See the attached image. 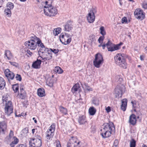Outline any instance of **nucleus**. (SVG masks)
Returning <instances> with one entry per match:
<instances>
[{
  "instance_id": "obj_1",
  "label": "nucleus",
  "mask_w": 147,
  "mask_h": 147,
  "mask_svg": "<svg viewBox=\"0 0 147 147\" xmlns=\"http://www.w3.org/2000/svg\"><path fill=\"white\" fill-rule=\"evenodd\" d=\"M102 128L100 130L101 131L100 134L102 138H104L109 137L112 133H114L115 131V127L112 122L109 124L104 123Z\"/></svg>"
},
{
  "instance_id": "obj_2",
  "label": "nucleus",
  "mask_w": 147,
  "mask_h": 147,
  "mask_svg": "<svg viewBox=\"0 0 147 147\" xmlns=\"http://www.w3.org/2000/svg\"><path fill=\"white\" fill-rule=\"evenodd\" d=\"M48 2L47 1L42 3V7L41 8H44V13L45 14L49 16H55L57 13V11L55 7L52 6L51 5L48 4Z\"/></svg>"
},
{
  "instance_id": "obj_3",
  "label": "nucleus",
  "mask_w": 147,
  "mask_h": 147,
  "mask_svg": "<svg viewBox=\"0 0 147 147\" xmlns=\"http://www.w3.org/2000/svg\"><path fill=\"white\" fill-rule=\"evenodd\" d=\"M114 59L117 65L123 68L126 69L127 68V63L121 54H117L115 57Z\"/></svg>"
},
{
  "instance_id": "obj_4",
  "label": "nucleus",
  "mask_w": 147,
  "mask_h": 147,
  "mask_svg": "<svg viewBox=\"0 0 147 147\" xmlns=\"http://www.w3.org/2000/svg\"><path fill=\"white\" fill-rule=\"evenodd\" d=\"M103 61L102 56L99 53L96 54L95 56V58L93 61V64L94 66L97 68H99Z\"/></svg>"
},
{
  "instance_id": "obj_5",
  "label": "nucleus",
  "mask_w": 147,
  "mask_h": 147,
  "mask_svg": "<svg viewBox=\"0 0 147 147\" xmlns=\"http://www.w3.org/2000/svg\"><path fill=\"white\" fill-rule=\"evenodd\" d=\"M4 109L5 113L8 116L13 113V107L11 101H9L6 103Z\"/></svg>"
},
{
  "instance_id": "obj_6",
  "label": "nucleus",
  "mask_w": 147,
  "mask_h": 147,
  "mask_svg": "<svg viewBox=\"0 0 147 147\" xmlns=\"http://www.w3.org/2000/svg\"><path fill=\"white\" fill-rule=\"evenodd\" d=\"M135 17L139 20H142L145 18V14L143 11L140 9H136L134 12Z\"/></svg>"
},
{
  "instance_id": "obj_7",
  "label": "nucleus",
  "mask_w": 147,
  "mask_h": 147,
  "mask_svg": "<svg viewBox=\"0 0 147 147\" xmlns=\"http://www.w3.org/2000/svg\"><path fill=\"white\" fill-rule=\"evenodd\" d=\"M80 142L76 138H72L67 144V147H79Z\"/></svg>"
},
{
  "instance_id": "obj_8",
  "label": "nucleus",
  "mask_w": 147,
  "mask_h": 147,
  "mask_svg": "<svg viewBox=\"0 0 147 147\" xmlns=\"http://www.w3.org/2000/svg\"><path fill=\"white\" fill-rule=\"evenodd\" d=\"M122 88L120 85L117 86L114 91V94L116 98L121 97L123 94Z\"/></svg>"
},
{
  "instance_id": "obj_9",
  "label": "nucleus",
  "mask_w": 147,
  "mask_h": 147,
  "mask_svg": "<svg viewBox=\"0 0 147 147\" xmlns=\"http://www.w3.org/2000/svg\"><path fill=\"white\" fill-rule=\"evenodd\" d=\"M6 6L7 7L5 9L4 11V13L8 17H9L11 15V10L13 8L14 5L13 3L9 2L7 4Z\"/></svg>"
},
{
  "instance_id": "obj_10",
  "label": "nucleus",
  "mask_w": 147,
  "mask_h": 147,
  "mask_svg": "<svg viewBox=\"0 0 147 147\" xmlns=\"http://www.w3.org/2000/svg\"><path fill=\"white\" fill-rule=\"evenodd\" d=\"M96 12V10L95 9H93L90 11V12L88 13V16L87 17V20L89 23H93L95 19L94 13Z\"/></svg>"
},
{
  "instance_id": "obj_11",
  "label": "nucleus",
  "mask_w": 147,
  "mask_h": 147,
  "mask_svg": "<svg viewBox=\"0 0 147 147\" xmlns=\"http://www.w3.org/2000/svg\"><path fill=\"white\" fill-rule=\"evenodd\" d=\"M60 40L62 43L65 45L69 44L71 41V37H69V38H67V37H66V36H64L63 34L60 35Z\"/></svg>"
},
{
  "instance_id": "obj_12",
  "label": "nucleus",
  "mask_w": 147,
  "mask_h": 147,
  "mask_svg": "<svg viewBox=\"0 0 147 147\" xmlns=\"http://www.w3.org/2000/svg\"><path fill=\"white\" fill-rule=\"evenodd\" d=\"M25 46L28 49L31 50H35L36 48V43L29 40L26 41L25 43Z\"/></svg>"
},
{
  "instance_id": "obj_13",
  "label": "nucleus",
  "mask_w": 147,
  "mask_h": 147,
  "mask_svg": "<svg viewBox=\"0 0 147 147\" xmlns=\"http://www.w3.org/2000/svg\"><path fill=\"white\" fill-rule=\"evenodd\" d=\"M4 73L9 81L10 79L13 80L14 78L15 75L14 73L8 69L5 70Z\"/></svg>"
},
{
  "instance_id": "obj_14",
  "label": "nucleus",
  "mask_w": 147,
  "mask_h": 147,
  "mask_svg": "<svg viewBox=\"0 0 147 147\" xmlns=\"http://www.w3.org/2000/svg\"><path fill=\"white\" fill-rule=\"evenodd\" d=\"M50 51V49L48 48H45L44 45L43 47H41L38 53L39 55L42 56V55H44L45 54H48V53L47 52Z\"/></svg>"
},
{
  "instance_id": "obj_15",
  "label": "nucleus",
  "mask_w": 147,
  "mask_h": 147,
  "mask_svg": "<svg viewBox=\"0 0 147 147\" xmlns=\"http://www.w3.org/2000/svg\"><path fill=\"white\" fill-rule=\"evenodd\" d=\"M7 129V124L4 121L0 122V133L3 134H5V131Z\"/></svg>"
},
{
  "instance_id": "obj_16",
  "label": "nucleus",
  "mask_w": 147,
  "mask_h": 147,
  "mask_svg": "<svg viewBox=\"0 0 147 147\" xmlns=\"http://www.w3.org/2000/svg\"><path fill=\"white\" fill-rule=\"evenodd\" d=\"M48 54H45L44 55H42V56H40L42 58V60L44 61L49 60L51 59L52 57V54L51 51L50 50V51L47 52Z\"/></svg>"
},
{
  "instance_id": "obj_17",
  "label": "nucleus",
  "mask_w": 147,
  "mask_h": 147,
  "mask_svg": "<svg viewBox=\"0 0 147 147\" xmlns=\"http://www.w3.org/2000/svg\"><path fill=\"white\" fill-rule=\"evenodd\" d=\"M129 122L130 124L133 125H134L136 124V119L135 115L133 114L130 116Z\"/></svg>"
},
{
  "instance_id": "obj_18",
  "label": "nucleus",
  "mask_w": 147,
  "mask_h": 147,
  "mask_svg": "<svg viewBox=\"0 0 147 147\" xmlns=\"http://www.w3.org/2000/svg\"><path fill=\"white\" fill-rule=\"evenodd\" d=\"M64 27V30L66 31L69 32L72 29V25L70 22L66 23Z\"/></svg>"
},
{
  "instance_id": "obj_19",
  "label": "nucleus",
  "mask_w": 147,
  "mask_h": 147,
  "mask_svg": "<svg viewBox=\"0 0 147 147\" xmlns=\"http://www.w3.org/2000/svg\"><path fill=\"white\" fill-rule=\"evenodd\" d=\"M41 61L40 60L37 59V60L34 62L32 65V67L36 69H38L40 68Z\"/></svg>"
},
{
  "instance_id": "obj_20",
  "label": "nucleus",
  "mask_w": 147,
  "mask_h": 147,
  "mask_svg": "<svg viewBox=\"0 0 147 147\" xmlns=\"http://www.w3.org/2000/svg\"><path fill=\"white\" fill-rule=\"evenodd\" d=\"M37 94L39 97H42L45 95V90L43 88H39L37 90Z\"/></svg>"
},
{
  "instance_id": "obj_21",
  "label": "nucleus",
  "mask_w": 147,
  "mask_h": 147,
  "mask_svg": "<svg viewBox=\"0 0 147 147\" xmlns=\"http://www.w3.org/2000/svg\"><path fill=\"white\" fill-rule=\"evenodd\" d=\"M4 55L5 57H6L8 60H10L13 58V55L11 53L10 51L8 50L5 51Z\"/></svg>"
},
{
  "instance_id": "obj_22",
  "label": "nucleus",
  "mask_w": 147,
  "mask_h": 147,
  "mask_svg": "<svg viewBox=\"0 0 147 147\" xmlns=\"http://www.w3.org/2000/svg\"><path fill=\"white\" fill-rule=\"evenodd\" d=\"M127 100L126 99H124L122 100V104L121 106V109L123 111H125L127 106Z\"/></svg>"
},
{
  "instance_id": "obj_23",
  "label": "nucleus",
  "mask_w": 147,
  "mask_h": 147,
  "mask_svg": "<svg viewBox=\"0 0 147 147\" xmlns=\"http://www.w3.org/2000/svg\"><path fill=\"white\" fill-rule=\"evenodd\" d=\"M78 121L80 124H84L87 122L86 117L84 116H80L78 119Z\"/></svg>"
},
{
  "instance_id": "obj_24",
  "label": "nucleus",
  "mask_w": 147,
  "mask_h": 147,
  "mask_svg": "<svg viewBox=\"0 0 147 147\" xmlns=\"http://www.w3.org/2000/svg\"><path fill=\"white\" fill-rule=\"evenodd\" d=\"M122 43L121 42L120 43L116 45L113 44V45L112 47L111 48L110 51L112 52L114 51L119 49L120 48L121 45H122Z\"/></svg>"
},
{
  "instance_id": "obj_25",
  "label": "nucleus",
  "mask_w": 147,
  "mask_h": 147,
  "mask_svg": "<svg viewBox=\"0 0 147 147\" xmlns=\"http://www.w3.org/2000/svg\"><path fill=\"white\" fill-rule=\"evenodd\" d=\"M35 142V147H40L42 145V141L41 139L38 138H34Z\"/></svg>"
},
{
  "instance_id": "obj_26",
  "label": "nucleus",
  "mask_w": 147,
  "mask_h": 147,
  "mask_svg": "<svg viewBox=\"0 0 147 147\" xmlns=\"http://www.w3.org/2000/svg\"><path fill=\"white\" fill-rule=\"evenodd\" d=\"M46 83L48 86L50 87H52L53 84V80L51 78H47L46 81Z\"/></svg>"
},
{
  "instance_id": "obj_27",
  "label": "nucleus",
  "mask_w": 147,
  "mask_h": 147,
  "mask_svg": "<svg viewBox=\"0 0 147 147\" xmlns=\"http://www.w3.org/2000/svg\"><path fill=\"white\" fill-rule=\"evenodd\" d=\"M5 83L3 79L0 77V89L1 90L3 89L5 87Z\"/></svg>"
},
{
  "instance_id": "obj_28",
  "label": "nucleus",
  "mask_w": 147,
  "mask_h": 147,
  "mask_svg": "<svg viewBox=\"0 0 147 147\" xmlns=\"http://www.w3.org/2000/svg\"><path fill=\"white\" fill-rule=\"evenodd\" d=\"M96 112V110L94 107H90L89 109V113L90 115H93L95 114Z\"/></svg>"
},
{
  "instance_id": "obj_29",
  "label": "nucleus",
  "mask_w": 147,
  "mask_h": 147,
  "mask_svg": "<svg viewBox=\"0 0 147 147\" xmlns=\"http://www.w3.org/2000/svg\"><path fill=\"white\" fill-rule=\"evenodd\" d=\"M113 44L111 42L110 40H109L108 42H107L106 45V46L108 49V50L109 51H110L111 48L112 47L113 45Z\"/></svg>"
},
{
  "instance_id": "obj_30",
  "label": "nucleus",
  "mask_w": 147,
  "mask_h": 147,
  "mask_svg": "<svg viewBox=\"0 0 147 147\" xmlns=\"http://www.w3.org/2000/svg\"><path fill=\"white\" fill-rule=\"evenodd\" d=\"M54 132H53L47 131L46 133L47 138L50 139L51 138H52L54 134Z\"/></svg>"
},
{
  "instance_id": "obj_31",
  "label": "nucleus",
  "mask_w": 147,
  "mask_h": 147,
  "mask_svg": "<svg viewBox=\"0 0 147 147\" xmlns=\"http://www.w3.org/2000/svg\"><path fill=\"white\" fill-rule=\"evenodd\" d=\"M80 87V85L79 83H77L72 88V91L73 92L77 91L78 89Z\"/></svg>"
},
{
  "instance_id": "obj_32",
  "label": "nucleus",
  "mask_w": 147,
  "mask_h": 147,
  "mask_svg": "<svg viewBox=\"0 0 147 147\" xmlns=\"http://www.w3.org/2000/svg\"><path fill=\"white\" fill-rule=\"evenodd\" d=\"M59 109L60 112L63 114L66 115L67 114V109L62 106H60L59 107Z\"/></svg>"
},
{
  "instance_id": "obj_33",
  "label": "nucleus",
  "mask_w": 147,
  "mask_h": 147,
  "mask_svg": "<svg viewBox=\"0 0 147 147\" xmlns=\"http://www.w3.org/2000/svg\"><path fill=\"white\" fill-rule=\"evenodd\" d=\"M54 70L55 72L59 74H61L63 72L62 69L58 66L56 67Z\"/></svg>"
},
{
  "instance_id": "obj_34",
  "label": "nucleus",
  "mask_w": 147,
  "mask_h": 147,
  "mask_svg": "<svg viewBox=\"0 0 147 147\" xmlns=\"http://www.w3.org/2000/svg\"><path fill=\"white\" fill-rule=\"evenodd\" d=\"M39 39V38H37L35 36H34L31 37L30 40L29 41L36 43Z\"/></svg>"
},
{
  "instance_id": "obj_35",
  "label": "nucleus",
  "mask_w": 147,
  "mask_h": 147,
  "mask_svg": "<svg viewBox=\"0 0 147 147\" xmlns=\"http://www.w3.org/2000/svg\"><path fill=\"white\" fill-rule=\"evenodd\" d=\"M90 39L92 44H95L96 42L95 36L94 35H92L90 36Z\"/></svg>"
},
{
  "instance_id": "obj_36",
  "label": "nucleus",
  "mask_w": 147,
  "mask_h": 147,
  "mask_svg": "<svg viewBox=\"0 0 147 147\" xmlns=\"http://www.w3.org/2000/svg\"><path fill=\"white\" fill-rule=\"evenodd\" d=\"M12 88L14 92H18V84H16L13 85Z\"/></svg>"
},
{
  "instance_id": "obj_37",
  "label": "nucleus",
  "mask_w": 147,
  "mask_h": 147,
  "mask_svg": "<svg viewBox=\"0 0 147 147\" xmlns=\"http://www.w3.org/2000/svg\"><path fill=\"white\" fill-rule=\"evenodd\" d=\"M61 28H59L54 29V30L53 31V33L55 36L59 34L61 32Z\"/></svg>"
},
{
  "instance_id": "obj_38",
  "label": "nucleus",
  "mask_w": 147,
  "mask_h": 147,
  "mask_svg": "<svg viewBox=\"0 0 147 147\" xmlns=\"http://www.w3.org/2000/svg\"><path fill=\"white\" fill-rule=\"evenodd\" d=\"M29 144L30 147H35V142L34 140V138H32L31 139L29 142Z\"/></svg>"
},
{
  "instance_id": "obj_39",
  "label": "nucleus",
  "mask_w": 147,
  "mask_h": 147,
  "mask_svg": "<svg viewBox=\"0 0 147 147\" xmlns=\"http://www.w3.org/2000/svg\"><path fill=\"white\" fill-rule=\"evenodd\" d=\"M130 142V147H135L136 146V141L134 139H132Z\"/></svg>"
},
{
  "instance_id": "obj_40",
  "label": "nucleus",
  "mask_w": 147,
  "mask_h": 147,
  "mask_svg": "<svg viewBox=\"0 0 147 147\" xmlns=\"http://www.w3.org/2000/svg\"><path fill=\"white\" fill-rule=\"evenodd\" d=\"M55 129V124L54 123L51 125L47 131L54 132Z\"/></svg>"
},
{
  "instance_id": "obj_41",
  "label": "nucleus",
  "mask_w": 147,
  "mask_h": 147,
  "mask_svg": "<svg viewBox=\"0 0 147 147\" xmlns=\"http://www.w3.org/2000/svg\"><path fill=\"white\" fill-rule=\"evenodd\" d=\"M36 45L37 44L38 46L39 47H43L44 45L43 44L42 42L39 39L36 42Z\"/></svg>"
},
{
  "instance_id": "obj_42",
  "label": "nucleus",
  "mask_w": 147,
  "mask_h": 147,
  "mask_svg": "<svg viewBox=\"0 0 147 147\" xmlns=\"http://www.w3.org/2000/svg\"><path fill=\"white\" fill-rule=\"evenodd\" d=\"M100 33L103 36L105 35L106 34L105 32V31L104 28L103 26H101L100 28Z\"/></svg>"
},
{
  "instance_id": "obj_43",
  "label": "nucleus",
  "mask_w": 147,
  "mask_h": 147,
  "mask_svg": "<svg viewBox=\"0 0 147 147\" xmlns=\"http://www.w3.org/2000/svg\"><path fill=\"white\" fill-rule=\"evenodd\" d=\"M84 86L85 90L88 91H92V88L89 86L87 84H85Z\"/></svg>"
},
{
  "instance_id": "obj_44",
  "label": "nucleus",
  "mask_w": 147,
  "mask_h": 147,
  "mask_svg": "<svg viewBox=\"0 0 147 147\" xmlns=\"http://www.w3.org/2000/svg\"><path fill=\"white\" fill-rule=\"evenodd\" d=\"M22 133L24 135L26 134L28 132V127H26L22 130Z\"/></svg>"
},
{
  "instance_id": "obj_45",
  "label": "nucleus",
  "mask_w": 147,
  "mask_h": 147,
  "mask_svg": "<svg viewBox=\"0 0 147 147\" xmlns=\"http://www.w3.org/2000/svg\"><path fill=\"white\" fill-rule=\"evenodd\" d=\"M136 102L135 100L131 101V103L132 104L133 107L134 109V111L135 112L136 111V109H135L136 106Z\"/></svg>"
},
{
  "instance_id": "obj_46",
  "label": "nucleus",
  "mask_w": 147,
  "mask_h": 147,
  "mask_svg": "<svg viewBox=\"0 0 147 147\" xmlns=\"http://www.w3.org/2000/svg\"><path fill=\"white\" fill-rule=\"evenodd\" d=\"M9 62L11 65L16 67H18L19 66L18 63L16 62L9 61Z\"/></svg>"
},
{
  "instance_id": "obj_47",
  "label": "nucleus",
  "mask_w": 147,
  "mask_h": 147,
  "mask_svg": "<svg viewBox=\"0 0 147 147\" xmlns=\"http://www.w3.org/2000/svg\"><path fill=\"white\" fill-rule=\"evenodd\" d=\"M92 102L94 104L97 105L99 104V100L98 99L95 98L93 100Z\"/></svg>"
},
{
  "instance_id": "obj_48",
  "label": "nucleus",
  "mask_w": 147,
  "mask_h": 147,
  "mask_svg": "<svg viewBox=\"0 0 147 147\" xmlns=\"http://www.w3.org/2000/svg\"><path fill=\"white\" fill-rule=\"evenodd\" d=\"M104 38L105 37L104 36H100L98 40L99 43H102L104 39Z\"/></svg>"
},
{
  "instance_id": "obj_49",
  "label": "nucleus",
  "mask_w": 147,
  "mask_h": 147,
  "mask_svg": "<svg viewBox=\"0 0 147 147\" xmlns=\"http://www.w3.org/2000/svg\"><path fill=\"white\" fill-rule=\"evenodd\" d=\"M15 78L17 80H19V81H21V80L22 78L21 76L19 74H17Z\"/></svg>"
},
{
  "instance_id": "obj_50",
  "label": "nucleus",
  "mask_w": 147,
  "mask_h": 147,
  "mask_svg": "<svg viewBox=\"0 0 147 147\" xmlns=\"http://www.w3.org/2000/svg\"><path fill=\"white\" fill-rule=\"evenodd\" d=\"M26 94L25 93H21L20 94V98L22 99H24L26 96Z\"/></svg>"
},
{
  "instance_id": "obj_51",
  "label": "nucleus",
  "mask_w": 147,
  "mask_h": 147,
  "mask_svg": "<svg viewBox=\"0 0 147 147\" xmlns=\"http://www.w3.org/2000/svg\"><path fill=\"white\" fill-rule=\"evenodd\" d=\"M11 137L9 136H8L6 137V138L5 139V141L7 142V144L10 142V139L11 138Z\"/></svg>"
},
{
  "instance_id": "obj_52",
  "label": "nucleus",
  "mask_w": 147,
  "mask_h": 147,
  "mask_svg": "<svg viewBox=\"0 0 147 147\" xmlns=\"http://www.w3.org/2000/svg\"><path fill=\"white\" fill-rule=\"evenodd\" d=\"M116 78L117 79H118V80H117V81H119V83H121L123 80V79L120 78L119 76H117Z\"/></svg>"
},
{
  "instance_id": "obj_53",
  "label": "nucleus",
  "mask_w": 147,
  "mask_h": 147,
  "mask_svg": "<svg viewBox=\"0 0 147 147\" xmlns=\"http://www.w3.org/2000/svg\"><path fill=\"white\" fill-rule=\"evenodd\" d=\"M51 52L52 51L55 54L59 52V50L58 49H51L50 50Z\"/></svg>"
},
{
  "instance_id": "obj_54",
  "label": "nucleus",
  "mask_w": 147,
  "mask_h": 147,
  "mask_svg": "<svg viewBox=\"0 0 147 147\" xmlns=\"http://www.w3.org/2000/svg\"><path fill=\"white\" fill-rule=\"evenodd\" d=\"M14 140L12 142H13L14 144H17L18 142V140L16 137H14Z\"/></svg>"
},
{
  "instance_id": "obj_55",
  "label": "nucleus",
  "mask_w": 147,
  "mask_h": 147,
  "mask_svg": "<svg viewBox=\"0 0 147 147\" xmlns=\"http://www.w3.org/2000/svg\"><path fill=\"white\" fill-rule=\"evenodd\" d=\"M122 23H123L124 22H127V18L125 17H123L122 19Z\"/></svg>"
},
{
  "instance_id": "obj_56",
  "label": "nucleus",
  "mask_w": 147,
  "mask_h": 147,
  "mask_svg": "<svg viewBox=\"0 0 147 147\" xmlns=\"http://www.w3.org/2000/svg\"><path fill=\"white\" fill-rule=\"evenodd\" d=\"M143 7L145 9H147V2H144L143 4Z\"/></svg>"
},
{
  "instance_id": "obj_57",
  "label": "nucleus",
  "mask_w": 147,
  "mask_h": 147,
  "mask_svg": "<svg viewBox=\"0 0 147 147\" xmlns=\"http://www.w3.org/2000/svg\"><path fill=\"white\" fill-rule=\"evenodd\" d=\"M118 144V140H115L114 143L113 145V146H117V145Z\"/></svg>"
},
{
  "instance_id": "obj_58",
  "label": "nucleus",
  "mask_w": 147,
  "mask_h": 147,
  "mask_svg": "<svg viewBox=\"0 0 147 147\" xmlns=\"http://www.w3.org/2000/svg\"><path fill=\"white\" fill-rule=\"evenodd\" d=\"M13 131L12 130H11L9 136L11 138L13 136Z\"/></svg>"
},
{
  "instance_id": "obj_59",
  "label": "nucleus",
  "mask_w": 147,
  "mask_h": 147,
  "mask_svg": "<svg viewBox=\"0 0 147 147\" xmlns=\"http://www.w3.org/2000/svg\"><path fill=\"white\" fill-rule=\"evenodd\" d=\"M111 108L109 107H108L106 108V110L108 113L109 112L111 111Z\"/></svg>"
},
{
  "instance_id": "obj_60",
  "label": "nucleus",
  "mask_w": 147,
  "mask_h": 147,
  "mask_svg": "<svg viewBox=\"0 0 147 147\" xmlns=\"http://www.w3.org/2000/svg\"><path fill=\"white\" fill-rule=\"evenodd\" d=\"M20 91L21 93H26L25 91L24 90L23 88H20Z\"/></svg>"
},
{
  "instance_id": "obj_61",
  "label": "nucleus",
  "mask_w": 147,
  "mask_h": 147,
  "mask_svg": "<svg viewBox=\"0 0 147 147\" xmlns=\"http://www.w3.org/2000/svg\"><path fill=\"white\" fill-rule=\"evenodd\" d=\"M64 36H66L67 37V38H69V37H71V36H70V35L67 33H65V35H64Z\"/></svg>"
},
{
  "instance_id": "obj_62",
  "label": "nucleus",
  "mask_w": 147,
  "mask_h": 147,
  "mask_svg": "<svg viewBox=\"0 0 147 147\" xmlns=\"http://www.w3.org/2000/svg\"><path fill=\"white\" fill-rule=\"evenodd\" d=\"M15 145L16 144H14L12 142L10 144V145L11 147H14L15 146Z\"/></svg>"
},
{
  "instance_id": "obj_63",
  "label": "nucleus",
  "mask_w": 147,
  "mask_h": 147,
  "mask_svg": "<svg viewBox=\"0 0 147 147\" xmlns=\"http://www.w3.org/2000/svg\"><path fill=\"white\" fill-rule=\"evenodd\" d=\"M27 53H28V54L30 55H31L32 54V53L29 50H27Z\"/></svg>"
},
{
  "instance_id": "obj_64",
  "label": "nucleus",
  "mask_w": 147,
  "mask_h": 147,
  "mask_svg": "<svg viewBox=\"0 0 147 147\" xmlns=\"http://www.w3.org/2000/svg\"><path fill=\"white\" fill-rule=\"evenodd\" d=\"M18 147H26V146L24 144H20Z\"/></svg>"
}]
</instances>
